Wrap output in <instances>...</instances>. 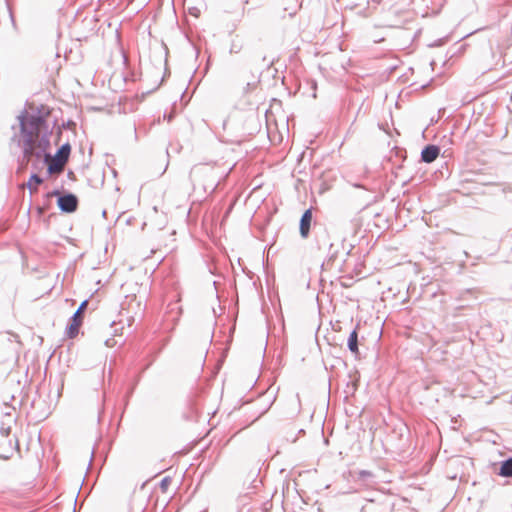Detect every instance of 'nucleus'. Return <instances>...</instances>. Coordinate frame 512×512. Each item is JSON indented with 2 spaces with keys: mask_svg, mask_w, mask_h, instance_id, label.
<instances>
[{
  "mask_svg": "<svg viewBox=\"0 0 512 512\" xmlns=\"http://www.w3.org/2000/svg\"><path fill=\"white\" fill-rule=\"evenodd\" d=\"M70 125H75V123L72 121H68L67 126H70Z\"/></svg>",
  "mask_w": 512,
  "mask_h": 512,
  "instance_id": "obj_19",
  "label": "nucleus"
},
{
  "mask_svg": "<svg viewBox=\"0 0 512 512\" xmlns=\"http://www.w3.org/2000/svg\"><path fill=\"white\" fill-rule=\"evenodd\" d=\"M43 181V178L40 177L38 174L32 173L26 186L29 189L30 193H34L37 192V185L42 184Z\"/></svg>",
  "mask_w": 512,
  "mask_h": 512,
  "instance_id": "obj_11",
  "label": "nucleus"
},
{
  "mask_svg": "<svg viewBox=\"0 0 512 512\" xmlns=\"http://www.w3.org/2000/svg\"><path fill=\"white\" fill-rule=\"evenodd\" d=\"M86 305H87V302L86 301L83 302L75 313H79V316H82V313H83L84 309L86 308Z\"/></svg>",
  "mask_w": 512,
  "mask_h": 512,
  "instance_id": "obj_18",
  "label": "nucleus"
},
{
  "mask_svg": "<svg viewBox=\"0 0 512 512\" xmlns=\"http://www.w3.org/2000/svg\"><path fill=\"white\" fill-rule=\"evenodd\" d=\"M59 195H62L59 190H53L51 192H48L46 194V197L49 198V197H52V196H57V198H58Z\"/></svg>",
  "mask_w": 512,
  "mask_h": 512,
  "instance_id": "obj_17",
  "label": "nucleus"
},
{
  "mask_svg": "<svg viewBox=\"0 0 512 512\" xmlns=\"http://www.w3.org/2000/svg\"><path fill=\"white\" fill-rule=\"evenodd\" d=\"M11 428L10 424L0 425V458L2 459H9L17 445V439L10 436Z\"/></svg>",
  "mask_w": 512,
  "mask_h": 512,
  "instance_id": "obj_3",
  "label": "nucleus"
},
{
  "mask_svg": "<svg viewBox=\"0 0 512 512\" xmlns=\"http://www.w3.org/2000/svg\"><path fill=\"white\" fill-rule=\"evenodd\" d=\"M348 347L351 352L358 354V334L356 330H354L349 336Z\"/></svg>",
  "mask_w": 512,
  "mask_h": 512,
  "instance_id": "obj_12",
  "label": "nucleus"
},
{
  "mask_svg": "<svg viewBox=\"0 0 512 512\" xmlns=\"http://www.w3.org/2000/svg\"><path fill=\"white\" fill-rule=\"evenodd\" d=\"M270 250H271V247H270V248L268 249V251H267V256H269V254H270Z\"/></svg>",
  "mask_w": 512,
  "mask_h": 512,
  "instance_id": "obj_20",
  "label": "nucleus"
},
{
  "mask_svg": "<svg viewBox=\"0 0 512 512\" xmlns=\"http://www.w3.org/2000/svg\"><path fill=\"white\" fill-rule=\"evenodd\" d=\"M49 114V108L40 105L36 108L35 113L29 114L24 110L18 116L23 158L26 163L32 157L41 158L42 156L45 157V153H48L51 135L47 124Z\"/></svg>",
  "mask_w": 512,
  "mask_h": 512,
  "instance_id": "obj_1",
  "label": "nucleus"
},
{
  "mask_svg": "<svg viewBox=\"0 0 512 512\" xmlns=\"http://www.w3.org/2000/svg\"><path fill=\"white\" fill-rule=\"evenodd\" d=\"M241 48L242 47L240 45H237V44L233 43L231 48H230V52L231 53H239Z\"/></svg>",
  "mask_w": 512,
  "mask_h": 512,
  "instance_id": "obj_16",
  "label": "nucleus"
},
{
  "mask_svg": "<svg viewBox=\"0 0 512 512\" xmlns=\"http://www.w3.org/2000/svg\"><path fill=\"white\" fill-rule=\"evenodd\" d=\"M226 176L225 171L216 164H198L193 166L190 171V179L194 188L201 187L207 194H212L221 179Z\"/></svg>",
  "mask_w": 512,
  "mask_h": 512,
  "instance_id": "obj_2",
  "label": "nucleus"
},
{
  "mask_svg": "<svg viewBox=\"0 0 512 512\" xmlns=\"http://www.w3.org/2000/svg\"><path fill=\"white\" fill-rule=\"evenodd\" d=\"M44 163L47 164V172L49 175L62 172L65 166V164L58 162V159H54L50 153H45Z\"/></svg>",
  "mask_w": 512,
  "mask_h": 512,
  "instance_id": "obj_8",
  "label": "nucleus"
},
{
  "mask_svg": "<svg viewBox=\"0 0 512 512\" xmlns=\"http://www.w3.org/2000/svg\"><path fill=\"white\" fill-rule=\"evenodd\" d=\"M500 475L504 477H512V458L502 463Z\"/></svg>",
  "mask_w": 512,
  "mask_h": 512,
  "instance_id": "obj_13",
  "label": "nucleus"
},
{
  "mask_svg": "<svg viewBox=\"0 0 512 512\" xmlns=\"http://www.w3.org/2000/svg\"><path fill=\"white\" fill-rule=\"evenodd\" d=\"M57 206L61 212L73 213L78 208V198L73 193H64L63 195H59Z\"/></svg>",
  "mask_w": 512,
  "mask_h": 512,
  "instance_id": "obj_4",
  "label": "nucleus"
},
{
  "mask_svg": "<svg viewBox=\"0 0 512 512\" xmlns=\"http://www.w3.org/2000/svg\"><path fill=\"white\" fill-rule=\"evenodd\" d=\"M286 1L288 2V5L284 7V10L286 12H288V14L290 16H293L299 7L298 0H286Z\"/></svg>",
  "mask_w": 512,
  "mask_h": 512,
  "instance_id": "obj_14",
  "label": "nucleus"
},
{
  "mask_svg": "<svg viewBox=\"0 0 512 512\" xmlns=\"http://www.w3.org/2000/svg\"><path fill=\"white\" fill-rule=\"evenodd\" d=\"M44 163L47 164V172L49 175L62 172L65 166V164L58 162V159H54L50 153H45Z\"/></svg>",
  "mask_w": 512,
  "mask_h": 512,
  "instance_id": "obj_7",
  "label": "nucleus"
},
{
  "mask_svg": "<svg viewBox=\"0 0 512 512\" xmlns=\"http://www.w3.org/2000/svg\"><path fill=\"white\" fill-rule=\"evenodd\" d=\"M70 153L71 145L68 142H66L59 147V149L53 157L54 159H58V162L66 164L68 162Z\"/></svg>",
  "mask_w": 512,
  "mask_h": 512,
  "instance_id": "obj_9",
  "label": "nucleus"
},
{
  "mask_svg": "<svg viewBox=\"0 0 512 512\" xmlns=\"http://www.w3.org/2000/svg\"><path fill=\"white\" fill-rule=\"evenodd\" d=\"M83 317L79 316V313H74L72 321L67 329V334L70 338L76 337L79 328L82 325Z\"/></svg>",
  "mask_w": 512,
  "mask_h": 512,
  "instance_id": "obj_10",
  "label": "nucleus"
},
{
  "mask_svg": "<svg viewBox=\"0 0 512 512\" xmlns=\"http://www.w3.org/2000/svg\"><path fill=\"white\" fill-rule=\"evenodd\" d=\"M171 483H172L171 477H169V476L164 477L159 483V488H160L161 492L167 493L169 487L171 486Z\"/></svg>",
  "mask_w": 512,
  "mask_h": 512,
  "instance_id": "obj_15",
  "label": "nucleus"
},
{
  "mask_svg": "<svg viewBox=\"0 0 512 512\" xmlns=\"http://www.w3.org/2000/svg\"><path fill=\"white\" fill-rule=\"evenodd\" d=\"M440 154V147L433 144L426 145L421 151V161L424 163L434 162Z\"/></svg>",
  "mask_w": 512,
  "mask_h": 512,
  "instance_id": "obj_6",
  "label": "nucleus"
},
{
  "mask_svg": "<svg viewBox=\"0 0 512 512\" xmlns=\"http://www.w3.org/2000/svg\"><path fill=\"white\" fill-rule=\"evenodd\" d=\"M312 210L311 208L304 211L300 218L299 230L302 238H307L310 233L312 223Z\"/></svg>",
  "mask_w": 512,
  "mask_h": 512,
  "instance_id": "obj_5",
  "label": "nucleus"
}]
</instances>
